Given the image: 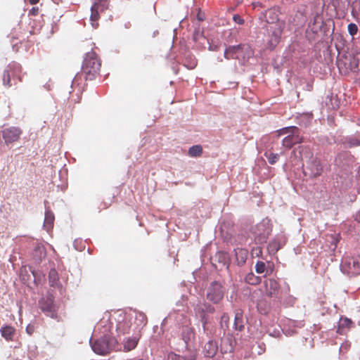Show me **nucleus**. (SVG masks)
Listing matches in <instances>:
<instances>
[{"label":"nucleus","mask_w":360,"mask_h":360,"mask_svg":"<svg viewBox=\"0 0 360 360\" xmlns=\"http://www.w3.org/2000/svg\"><path fill=\"white\" fill-rule=\"evenodd\" d=\"M204 349L205 355L207 357H213L217 352V347L212 341H209L206 343Z\"/></svg>","instance_id":"obj_20"},{"label":"nucleus","mask_w":360,"mask_h":360,"mask_svg":"<svg viewBox=\"0 0 360 360\" xmlns=\"http://www.w3.org/2000/svg\"><path fill=\"white\" fill-rule=\"evenodd\" d=\"M242 315L240 314H236L235 316V328L238 330L241 331L244 328V326L242 324Z\"/></svg>","instance_id":"obj_29"},{"label":"nucleus","mask_w":360,"mask_h":360,"mask_svg":"<svg viewBox=\"0 0 360 360\" xmlns=\"http://www.w3.org/2000/svg\"><path fill=\"white\" fill-rule=\"evenodd\" d=\"M296 130H297V127H285L278 131V134L284 135V134H288V135H289V134H291V133H295Z\"/></svg>","instance_id":"obj_31"},{"label":"nucleus","mask_w":360,"mask_h":360,"mask_svg":"<svg viewBox=\"0 0 360 360\" xmlns=\"http://www.w3.org/2000/svg\"><path fill=\"white\" fill-rule=\"evenodd\" d=\"M188 154L190 157H200L202 154V148L200 145H195L191 147Z\"/></svg>","instance_id":"obj_23"},{"label":"nucleus","mask_w":360,"mask_h":360,"mask_svg":"<svg viewBox=\"0 0 360 360\" xmlns=\"http://www.w3.org/2000/svg\"><path fill=\"white\" fill-rule=\"evenodd\" d=\"M251 255L252 257H259L262 255V249L261 247H254L251 250Z\"/></svg>","instance_id":"obj_33"},{"label":"nucleus","mask_w":360,"mask_h":360,"mask_svg":"<svg viewBox=\"0 0 360 360\" xmlns=\"http://www.w3.org/2000/svg\"><path fill=\"white\" fill-rule=\"evenodd\" d=\"M101 60L95 52H89L84 59L80 74L75 76L73 82H77L83 76L86 80H93L100 75Z\"/></svg>","instance_id":"obj_1"},{"label":"nucleus","mask_w":360,"mask_h":360,"mask_svg":"<svg viewBox=\"0 0 360 360\" xmlns=\"http://www.w3.org/2000/svg\"><path fill=\"white\" fill-rule=\"evenodd\" d=\"M266 21L271 25L268 30L271 32V39L269 41V48L274 49L279 42L282 29L278 24H274L278 20V15L274 9H269L266 12Z\"/></svg>","instance_id":"obj_2"},{"label":"nucleus","mask_w":360,"mask_h":360,"mask_svg":"<svg viewBox=\"0 0 360 360\" xmlns=\"http://www.w3.org/2000/svg\"><path fill=\"white\" fill-rule=\"evenodd\" d=\"M1 333L7 341H12L15 334V329L11 326H6L1 328Z\"/></svg>","instance_id":"obj_19"},{"label":"nucleus","mask_w":360,"mask_h":360,"mask_svg":"<svg viewBox=\"0 0 360 360\" xmlns=\"http://www.w3.org/2000/svg\"><path fill=\"white\" fill-rule=\"evenodd\" d=\"M26 331L29 335H32L34 331V327L32 325H28L26 328Z\"/></svg>","instance_id":"obj_40"},{"label":"nucleus","mask_w":360,"mask_h":360,"mask_svg":"<svg viewBox=\"0 0 360 360\" xmlns=\"http://www.w3.org/2000/svg\"><path fill=\"white\" fill-rule=\"evenodd\" d=\"M338 63L340 68L344 65L347 69L356 72L360 68V53H347L342 56Z\"/></svg>","instance_id":"obj_4"},{"label":"nucleus","mask_w":360,"mask_h":360,"mask_svg":"<svg viewBox=\"0 0 360 360\" xmlns=\"http://www.w3.org/2000/svg\"><path fill=\"white\" fill-rule=\"evenodd\" d=\"M22 131L19 127H11L1 131L2 138L6 144L18 141Z\"/></svg>","instance_id":"obj_9"},{"label":"nucleus","mask_w":360,"mask_h":360,"mask_svg":"<svg viewBox=\"0 0 360 360\" xmlns=\"http://www.w3.org/2000/svg\"><path fill=\"white\" fill-rule=\"evenodd\" d=\"M299 149H302L303 150L304 148L303 147H300Z\"/></svg>","instance_id":"obj_47"},{"label":"nucleus","mask_w":360,"mask_h":360,"mask_svg":"<svg viewBox=\"0 0 360 360\" xmlns=\"http://www.w3.org/2000/svg\"><path fill=\"white\" fill-rule=\"evenodd\" d=\"M223 298V294H207V300L214 303H218Z\"/></svg>","instance_id":"obj_30"},{"label":"nucleus","mask_w":360,"mask_h":360,"mask_svg":"<svg viewBox=\"0 0 360 360\" xmlns=\"http://www.w3.org/2000/svg\"><path fill=\"white\" fill-rule=\"evenodd\" d=\"M242 51H240L239 53L242 55L241 58H237L239 60L245 61L248 60L251 56H245V52L243 49H241Z\"/></svg>","instance_id":"obj_37"},{"label":"nucleus","mask_w":360,"mask_h":360,"mask_svg":"<svg viewBox=\"0 0 360 360\" xmlns=\"http://www.w3.org/2000/svg\"><path fill=\"white\" fill-rule=\"evenodd\" d=\"M233 20L236 23L239 25H243L244 23V20L238 14L233 15Z\"/></svg>","instance_id":"obj_36"},{"label":"nucleus","mask_w":360,"mask_h":360,"mask_svg":"<svg viewBox=\"0 0 360 360\" xmlns=\"http://www.w3.org/2000/svg\"><path fill=\"white\" fill-rule=\"evenodd\" d=\"M241 49L245 51V56H252L253 55V51L248 44H240L229 46L224 51V57L228 60L241 58L242 55L239 53L241 51Z\"/></svg>","instance_id":"obj_6"},{"label":"nucleus","mask_w":360,"mask_h":360,"mask_svg":"<svg viewBox=\"0 0 360 360\" xmlns=\"http://www.w3.org/2000/svg\"><path fill=\"white\" fill-rule=\"evenodd\" d=\"M32 273L33 276L35 277L36 276H35L34 271H32Z\"/></svg>","instance_id":"obj_46"},{"label":"nucleus","mask_w":360,"mask_h":360,"mask_svg":"<svg viewBox=\"0 0 360 360\" xmlns=\"http://www.w3.org/2000/svg\"><path fill=\"white\" fill-rule=\"evenodd\" d=\"M109 2L108 0H96L91 8L90 20L92 26L96 28L98 25V20L101 14L108 9Z\"/></svg>","instance_id":"obj_5"},{"label":"nucleus","mask_w":360,"mask_h":360,"mask_svg":"<svg viewBox=\"0 0 360 360\" xmlns=\"http://www.w3.org/2000/svg\"><path fill=\"white\" fill-rule=\"evenodd\" d=\"M202 34L200 33H199L198 32H195L194 34H193V39L195 41H197L199 39L200 37H201Z\"/></svg>","instance_id":"obj_42"},{"label":"nucleus","mask_w":360,"mask_h":360,"mask_svg":"<svg viewBox=\"0 0 360 360\" xmlns=\"http://www.w3.org/2000/svg\"><path fill=\"white\" fill-rule=\"evenodd\" d=\"M197 65V61L195 59H193L191 61V63L189 65H187L188 67V68L190 69H193Z\"/></svg>","instance_id":"obj_41"},{"label":"nucleus","mask_w":360,"mask_h":360,"mask_svg":"<svg viewBox=\"0 0 360 360\" xmlns=\"http://www.w3.org/2000/svg\"><path fill=\"white\" fill-rule=\"evenodd\" d=\"M343 271L350 276L360 274V262L357 259L351 258L346 260L342 265Z\"/></svg>","instance_id":"obj_11"},{"label":"nucleus","mask_w":360,"mask_h":360,"mask_svg":"<svg viewBox=\"0 0 360 360\" xmlns=\"http://www.w3.org/2000/svg\"><path fill=\"white\" fill-rule=\"evenodd\" d=\"M347 30L349 34L354 37L358 32V27L355 23L351 22L348 25Z\"/></svg>","instance_id":"obj_32"},{"label":"nucleus","mask_w":360,"mask_h":360,"mask_svg":"<svg viewBox=\"0 0 360 360\" xmlns=\"http://www.w3.org/2000/svg\"><path fill=\"white\" fill-rule=\"evenodd\" d=\"M323 172L321 160L318 158L312 159L307 165L304 174L311 178L319 176Z\"/></svg>","instance_id":"obj_10"},{"label":"nucleus","mask_w":360,"mask_h":360,"mask_svg":"<svg viewBox=\"0 0 360 360\" xmlns=\"http://www.w3.org/2000/svg\"><path fill=\"white\" fill-rule=\"evenodd\" d=\"M49 284L53 287L55 290L61 291L62 285L60 284L58 278V274L55 269H51L49 274Z\"/></svg>","instance_id":"obj_17"},{"label":"nucleus","mask_w":360,"mask_h":360,"mask_svg":"<svg viewBox=\"0 0 360 360\" xmlns=\"http://www.w3.org/2000/svg\"><path fill=\"white\" fill-rule=\"evenodd\" d=\"M272 231V224L269 219L262 220L252 229L255 241L257 244L265 243Z\"/></svg>","instance_id":"obj_3"},{"label":"nucleus","mask_w":360,"mask_h":360,"mask_svg":"<svg viewBox=\"0 0 360 360\" xmlns=\"http://www.w3.org/2000/svg\"><path fill=\"white\" fill-rule=\"evenodd\" d=\"M54 219L53 212L50 210H46L45 212L44 226L47 227V229L52 228Z\"/></svg>","instance_id":"obj_24"},{"label":"nucleus","mask_w":360,"mask_h":360,"mask_svg":"<svg viewBox=\"0 0 360 360\" xmlns=\"http://www.w3.org/2000/svg\"><path fill=\"white\" fill-rule=\"evenodd\" d=\"M139 339L136 338H129L124 343V351L129 352L134 349L138 344Z\"/></svg>","instance_id":"obj_21"},{"label":"nucleus","mask_w":360,"mask_h":360,"mask_svg":"<svg viewBox=\"0 0 360 360\" xmlns=\"http://www.w3.org/2000/svg\"><path fill=\"white\" fill-rule=\"evenodd\" d=\"M29 14L33 16H36L39 14V8L33 7L30 11Z\"/></svg>","instance_id":"obj_38"},{"label":"nucleus","mask_w":360,"mask_h":360,"mask_svg":"<svg viewBox=\"0 0 360 360\" xmlns=\"http://www.w3.org/2000/svg\"><path fill=\"white\" fill-rule=\"evenodd\" d=\"M29 2L32 5L37 4L39 2V0H29Z\"/></svg>","instance_id":"obj_44"},{"label":"nucleus","mask_w":360,"mask_h":360,"mask_svg":"<svg viewBox=\"0 0 360 360\" xmlns=\"http://www.w3.org/2000/svg\"><path fill=\"white\" fill-rule=\"evenodd\" d=\"M302 137L300 135V130L297 128L295 133H291L283 139L282 144L287 148H292L295 144L301 143Z\"/></svg>","instance_id":"obj_15"},{"label":"nucleus","mask_w":360,"mask_h":360,"mask_svg":"<svg viewBox=\"0 0 360 360\" xmlns=\"http://www.w3.org/2000/svg\"><path fill=\"white\" fill-rule=\"evenodd\" d=\"M21 72V67L18 64H9L3 74V84L7 87H10L12 84L11 83V77L14 79L18 77L20 80V73Z\"/></svg>","instance_id":"obj_7"},{"label":"nucleus","mask_w":360,"mask_h":360,"mask_svg":"<svg viewBox=\"0 0 360 360\" xmlns=\"http://www.w3.org/2000/svg\"><path fill=\"white\" fill-rule=\"evenodd\" d=\"M109 341L106 338H101L96 340L91 347L94 352L98 354L105 355L110 351Z\"/></svg>","instance_id":"obj_14"},{"label":"nucleus","mask_w":360,"mask_h":360,"mask_svg":"<svg viewBox=\"0 0 360 360\" xmlns=\"http://www.w3.org/2000/svg\"><path fill=\"white\" fill-rule=\"evenodd\" d=\"M33 256L37 260H41L46 256L45 248L41 245H37L34 250Z\"/></svg>","instance_id":"obj_22"},{"label":"nucleus","mask_w":360,"mask_h":360,"mask_svg":"<svg viewBox=\"0 0 360 360\" xmlns=\"http://www.w3.org/2000/svg\"><path fill=\"white\" fill-rule=\"evenodd\" d=\"M280 248L281 244L277 240H271L267 246L268 252L271 255L276 254Z\"/></svg>","instance_id":"obj_25"},{"label":"nucleus","mask_w":360,"mask_h":360,"mask_svg":"<svg viewBox=\"0 0 360 360\" xmlns=\"http://www.w3.org/2000/svg\"><path fill=\"white\" fill-rule=\"evenodd\" d=\"M257 309L261 314H266L269 309V304L266 301L260 300L257 303Z\"/></svg>","instance_id":"obj_28"},{"label":"nucleus","mask_w":360,"mask_h":360,"mask_svg":"<svg viewBox=\"0 0 360 360\" xmlns=\"http://www.w3.org/2000/svg\"><path fill=\"white\" fill-rule=\"evenodd\" d=\"M275 269L274 263L271 261H257L255 264V271L257 274H264L265 276L272 274Z\"/></svg>","instance_id":"obj_12"},{"label":"nucleus","mask_w":360,"mask_h":360,"mask_svg":"<svg viewBox=\"0 0 360 360\" xmlns=\"http://www.w3.org/2000/svg\"><path fill=\"white\" fill-rule=\"evenodd\" d=\"M225 290V287L219 281H213L210 284V290L212 292H218Z\"/></svg>","instance_id":"obj_26"},{"label":"nucleus","mask_w":360,"mask_h":360,"mask_svg":"<svg viewBox=\"0 0 360 360\" xmlns=\"http://www.w3.org/2000/svg\"><path fill=\"white\" fill-rule=\"evenodd\" d=\"M39 308L44 313H47L50 316L53 317L56 312V305L53 303L52 294H46L39 302Z\"/></svg>","instance_id":"obj_8"},{"label":"nucleus","mask_w":360,"mask_h":360,"mask_svg":"<svg viewBox=\"0 0 360 360\" xmlns=\"http://www.w3.org/2000/svg\"><path fill=\"white\" fill-rule=\"evenodd\" d=\"M245 281L252 285L257 282V278L252 273L248 274L245 277Z\"/></svg>","instance_id":"obj_35"},{"label":"nucleus","mask_w":360,"mask_h":360,"mask_svg":"<svg viewBox=\"0 0 360 360\" xmlns=\"http://www.w3.org/2000/svg\"><path fill=\"white\" fill-rule=\"evenodd\" d=\"M24 271H26V267L22 268L20 269V274H22Z\"/></svg>","instance_id":"obj_45"},{"label":"nucleus","mask_w":360,"mask_h":360,"mask_svg":"<svg viewBox=\"0 0 360 360\" xmlns=\"http://www.w3.org/2000/svg\"><path fill=\"white\" fill-rule=\"evenodd\" d=\"M202 322L203 328H204V329H205V325H206V323H207V319H205V316H203L202 317Z\"/></svg>","instance_id":"obj_43"},{"label":"nucleus","mask_w":360,"mask_h":360,"mask_svg":"<svg viewBox=\"0 0 360 360\" xmlns=\"http://www.w3.org/2000/svg\"><path fill=\"white\" fill-rule=\"evenodd\" d=\"M229 322V316L226 314H224L221 317L220 323L222 328H228Z\"/></svg>","instance_id":"obj_34"},{"label":"nucleus","mask_w":360,"mask_h":360,"mask_svg":"<svg viewBox=\"0 0 360 360\" xmlns=\"http://www.w3.org/2000/svg\"><path fill=\"white\" fill-rule=\"evenodd\" d=\"M234 252L238 264L240 266H243L246 262V260L248 259V250L245 248H238L234 250Z\"/></svg>","instance_id":"obj_18"},{"label":"nucleus","mask_w":360,"mask_h":360,"mask_svg":"<svg viewBox=\"0 0 360 360\" xmlns=\"http://www.w3.org/2000/svg\"><path fill=\"white\" fill-rule=\"evenodd\" d=\"M198 357V352L196 349H187L183 354H177L175 353H169L167 360H196Z\"/></svg>","instance_id":"obj_13"},{"label":"nucleus","mask_w":360,"mask_h":360,"mask_svg":"<svg viewBox=\"0 0 360 360\" xmlns=\"http://www.w3.org/2000/svg\"><path fill=\"white\" fill-rule=\"evenodd\" d=\"M349 147L358 146L360 145V141L357 139H354L352 141L348 142Z\"/></svg>","instance_id":"obj_39"},{"label":"nucleus","mask_w":360,"mask_h":360,"mask_svg":"<svg viewBox=\"0 0 360 360\" xmlns=\"http://www.w3.org/2000/svg\"><path fill=\"white\" fill-rule=\"evenodd\" d=\"M264 155L267 158L268 162L271 165L275 164L278 161L279 158V155L278 153H274L271 152L265 153Z\"/></svg>","instance_id":"obj_27"},{"label":"nucleus","mask_w":360,"mask_h":360,"mask_svg":"<svg viewBox=\"0 0 360 360\" xmlns=\"http://www.w3.org/2000/svg\"><path fill=\"white\" fill-rule=\"evenodd\" d=\"M354 325L352 321L347 317H341L338 322L337 333L340 335H344Z\"/></svg>","instance_id":"obj_16"}]
</instances>
